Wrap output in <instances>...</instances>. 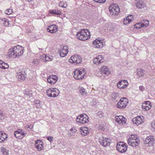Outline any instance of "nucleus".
Instances as JSON below:
<instances>
[{
    "label": "nucleus",
    "instance_id": "obj_1",
    "mask_svg": "<svg viewBox=\"0 0 155 155\" xmlns=\"http://www.w3.org/2000/svg\"><path fill=\"white\" fill-rule=\"evenodd\" d=\"M77 39L82 41L86 40L91 38V34L87 29H81L79 30L76 34Z\"/></svg>",
    "mask_w": 155,
    "mask_h": 155
},
{
    "label": "nucleus",
    "instance_id": "obj_2",
    "mask_svg": "<svg viewBox=\"0 0 155 155\" xmlns=\"http://www.w3.org/2000/svg\"><path fill=\"white\" fill-rule=\"evenodd\" d=\"M86 73V70L84 68L76 69L73 71V77L76 80H81L84 78Z\"/></svg>",
    "mask_w": 155,
    "mask_h": 155
},
{
    "label": "nucleus",
    "instance_id": "obj_3",
    "mask_svg": "<svg viewBox=\"0 0 155 155\" xmlns=\"http://www.w3.org/2000/svg\"><path fill=\"white\" fill-rule=\"evenodd\" d=\"M138 137L136 135L132 134L129 136L127 140V143L130 146L136 147L140 143Z\"/></svg>",
    "mask_w": 155,
    "mask_h": 155
},
{
    "label": "nucleus",
    "instance_id": "obj_4",
    "mask_svg": "<svg viewBox=\"0 0 155 155\" xmlns=\"http://www.w3.org/2000/svg\"><path fill=\"white\" fill-rule=\"evenodd\" d=\"M89 118L86 114H81L78 116L76 119V122L79 124H83L89 122Z\"/></svg>",
    "mask_w": 155,
    "mask_h": 155
},
{
    "label": "nucleus",
    "instance_id": "obj_5",
    "mask_svg": "<svg viewBox=\"0 0 155 155\" xmlns=\"http://www.w3.org/2000/svg\"><path fill=\"white\" fill-rule=\"evenodd\" d=\"M128 146L124 142H119L117 143L116 149L119 153H124L126 152L127 150Z\"/></svg>",
    "mask_w": 155,
    "mask_h": 155
},
{
    "label": "nucleus",
    "instance_id": "obj_6",
    "mask_svg": "<svg viewBox=\"0 0 155 155\" xmlns=\"http://www.w3.org/2000/svg\"><path fill=\"white\" fill-rule=\"evenodd\" d=\"M128 103L129 101L127 98L122 97L117 103L116 107L120 109H124L127 107Z\"/></svg>",
    "mask_w": 155,
    "mask_h": 155
},
{
    "label": "nucleus",
    "instance_id": "obj_7",
    "mask_svg": "<svg viewBox=\"0 0 155 155\" xmlns=\"http://www.w3.org/2000/svg\"><path fill=\"white\" fill-rule=\"evenodd\" d=\"M69 62L71 64L74 63L78 64L81 63L82 61V57L78 55H74L71 56L68 60Z\"/></svg>",
    "mask_w": 155,
    "mask_h": 155
},
{
    "label": "nucleus",
    "instance_id": "obj_8",
    "mask_svg": "<svg viewBox=\"0 0 155 155\" xmlns=\"http://www.w3.org/2000/svg\"><path fill=\"white\" fill-rule=\"evenodd\" d=\"M110 14L113 15H117L120 12L118 5L116 4L111 5L109 7Z\"/></svg>",
    "mask_w": 155,
    "mask_h": 155
},
{
    "label": "nucleus",
    "instance_id": "obj_9",
    "mask_svg": "<svg viewBox=\"0 0 155 155\" xmlns=\"http://www.w3.org/2000/svg\"><path fill=\"white\" fill-rule=\"evenodd\" d=\"M105 61V58L104 56L102 55H98L94 58L93 59V63L96 66L101 65Z\"/></svg>",
    "mask_w": 155,
    "mask_h": 155
},
{
    "label": "nucleus",
    "instance_id": "obj_10",
    "mask_svg": "<svg viewBox=\"0 0 155 155\" xmlns=\"http://www.w3.org/2000/svg\"><path fill=\"white\" fill-rule=\"evenodd\" d=\"M46 93L48 96L55 97L59 95V91L56 88H51L47 90Z\"/></svg>",
    "mask_w": 155,
    "mask_h": 155
},
{
    "label": "nucleus",
    "instance_id": "obj_11",
    "mask_svg": "<svg viewBox=\"0 0 155 155\" xmlns=\"http://www.w3.org/2000/svg\"><path fill=\"white\" fill-rule=\"evenodd\" d=\"M15 137L18 139H21L27 135V133L21 129H19L14 132Z\"/></svg>",
    "mask_w": 155,
    "mask_h": 155
},
{
    "label": "nucleus",
    "instance_id": "obj_12",
    "mask_svg": "<svg viewBox=\"0 0 155 155\" xmlns=\"http://www.w3.org/2000/svg\"><path fill=\"white\" fill-rule=\"evenodd\" d=\"M132 121L133 124L138 126L144 123V118L142 116H139L133 118Z\"/></svg>",
    "mask_w": 155,
    "mask_h": 155
},
{
    "label": "nucleus",
    "instance_id": "obj_13",
    "mask_svg": "<svg viewBox=\"0 0 155 155\" xmlns=\"http://www.w3.org/2000/svg\"><path fill=\"white\" fill-rule=\"evenodd\" d=\"M92 45L93 47L95 48L101 49L104 46V43L102 40L96 39L93 41Z\"/></svg>",
    "mask_w": 155,
    "mask_h": 155
},
{
    "label": "nucleus",
    "instance_id": "obj_14",
    "mask_svg": "<svg viewBox=\"0 0 155 155\" xmlns=\"http://www.w3.org/2000/svg\"><path fill=\"white\" fill-rule=\"evenodd\" d=\"M100 144L104 147L109 146L111 142V140L106 137H100L99 139Z\"/></svg>",
    "mask_w": 155,
    "mask_h": 155
},
{
    "label": "nucleus",
    "instance_id": "obj_15",
    "mask_svg": "<svg viewBox=\"0 0 155 155\" xmlns=\"http://www.w3.org/2000/svg\"><path fill=\"white\" fill-rule=\"evenodd\" d=\"M14 48L16 58L23 55L24 53V48L23 47L20 45H18L14 47Z\"/></svg>",
    "mask_w": 155,
    "mask_h": 155
},
{
    "label": "nucleus",
    "instance_id": "obj_16",
    "mask_svg": "<svg viewBox=\"0 0 155 155\" xmlns=\"http://www.w3.org/2000/svg\"><path fill=\"white\" fill-rule=\"evenodd\" d=\"M128 83L127 80H121L117 84V87L119 89H123L126 88L128 85Z\"/></svg>",
    "mask_w": 155,
    "mask_h": 155
},
{
    "label": "nucleus",
    "instance_id": "obj_17",
    "mask_svg": "<svg viewBox=\"0 0 155 155\" xmlns=\"http://www.w3.org/2000/svg\"><path fill=\"white\" fill-rule=\"evenodd\" d=\"M44 143L40 140H37L35 141L34 145L36 150L38 151H40L44 149Z\"/></svg>",
    "mask_w": 155,
    "mask_h": 155
},
{
    "label": "nucleus",
    "instance_id": "obj_18",
    "mask_svg": "<svg viewBox=\"0 0 155 155\" xmlns=\"http://www.w3.org/2000/svg\"><path fill=\"white\" fill-rule=\"evenodd\" d=\"M151 103L149 101H146L142 103V108L143 110L147 111L149 110L152 107Z\"/></svg>",
    "mask_w": 155,
    "mask_h": 155
},
{
    "label": "nucleus",
    "instance_id": "obj_19",
    "mask_svg": "<svg viewBox=\"0 0 155 155\" xmlns=\"http://www.w3.org/2000/svg\"><path fill=\"white\" fill-rule=\"evenodd\" d=\"M154 140V137L152 136H149L147 137L144 140V144L147 145L148 147H150L152 146V142Z\"/></svg>",
    "mask_w": 155,
    "mask_h": 155
},
{
    "label": "nucleus",
    "instance_id": "obj_20",
    "mask_svg": "<svg viewBox=\"0 0 155 155\" xmlns=\"http://www.w3.org/2000/svg\"><path fill=\"white\" fill-rule=\"evenodd\" d=\"M100 72L102 74L107 76H108L111 73L110 69L107 66L104 65L101 66L100 69Z\"/></svg>",
    "mask_w": 155,
    "mask_h": 155
},
{
    "label": "nucleus",
    "instance_id": "obj_21",
    "mask_svg": "<svg viewBox=\"0 0 155 155\" xmlns=\"http://www.w3.org/2000/svg\"><path fill=\"white\" fill-rule=\"evenodd\" d=\"M68 47L66 46H64L61 47L59 50V53L61 57H64L68 52Z\"/></svg>",
    "mask_w": 155,
    "mask_h": 155
},
{
    "label": "nucleus",
    "instance_id": "obj_22",
    "mask_svg": "<svg viewBox=\"0 0 155 155\" xmlns=\"http://www.w3.org/2000/svg\"><path fill=\"white\" fill-rule=\"evenodd\" d=\"M115 121L119 124H125L126 122V119L122 115L117 116L115 117Z\"/></svg>",
    "mask_w": 155,
    "mask_h": 155
},
{
    "label": "nucleus",
    "instance_id": "obj_23",
    "mask_svg": "<svg viewBox=\"0 0 155 155\" xmlns=\"http://www.w3.org/2000/svg\"><path fill=\"white\" fill-rule=\"evenodd\" d=\"M58 80V77L55 75L50 76L47 79L48 82L51 84H54Z\"/></svg>",
    "mask_w": 155,
    "mask_h": 155
},
{
    "label": "nucleus",
    "instance_id": "obj_24",
    "mask_svg": "<svg viewBox=\"0 0 155 155\" xmlns=\"http://www.w3.org/2000/svg\"><path fill=\"white\" fill-rule=\"evenodd\" d=\"M58 29V26L55 25H53L49 26L47 28V30L49 32L54 33L57 31Z\"/></svg>",
    "mask_w": 155,
    "mask_h": 155
},
{
    "label": "nucleus",
    "instance_id": "obj_25",
    "mask_svg": "<svg viewBox=\"0 0 155 155\" xmlns=\"http://www.w3.org/2000/svg\"><path fill=\"white\" fill-rule=\"evenodd\" d=\"M133 20V16L131 15H129L124 19L123 24L124 25H127L130 23Z\"/></svg>",
    "mask_w": 155,
    "mask_h": 155
},
{
    "label": "nucleus",
    "instance_id": "obj_26",
    "mask_svg": "<svg viewBox=\"0 0 155 155\" xmlns=\"http://www.w3.org/2000/svg\"><path fill=\"white\" fill-rule=\"evenodd\" d=\"M87 88L81 86H79L78 88V92L81 95H86L88 93Z\"/></svg>",
    "mask_w": 155,
    "mask_h": 155
},
{
    "label": "nucleus",
    "instance_id": "obj_27",
    "mask_svg": "<svg viewBox=\"0 0 155 155\" xmlns=\"http://www.w3.org/2000/svg\"><path fill=\"white\" fill-rule=\"evenodd\" d=\"M7 55L9 57L14 58H16L14 47H12L8 50L7 53Z\"/></svg>",
    "mask_w": 155,
    "mask_h": 155
},
{
    "label": "nucleus",
    "instance_id": "obj_28",
    "mask_svg": "<svg viewBox=\"0 0 155 155\" xmlns=\"http://www.w3.org/2000/svg\"><path fill=\"white\" fill-rule=\"evenodd\" d=\"M81 133L83 135L85 136L89 134L90 130L86 127H83L80 128Z\"/></svg>",
    "mask_w": 155,
    "mask_h": 155
},
{
    "label": "nucleus",
    "instance_id": "obj_29",
    "mask_svg": "<svg viewBox=\"0 0 155 155\" xmlns=\"http://www.w3.org/2000/svg\"><path fill=\"white\" fill-rule=\"evenodd\" d=\"M8 136L6 134L0 131V143L4 142L7 140Z\"/></svg>",
    "mask_w": 155,
    "mask_h": 155
},
{
    "label": "nucleus",
    "instance_id": "obj_30",
    "mask_svg": "<svg viewBox=\"0 0 155 155\" xmlns=\"http://www.w3.org/2000/svg\"><path fill=\"white\" fill-rule=\"evenodd\" d=\"M145 74V71L141 68H138L137 70V76L139 78H143Z\"/></svg>",
    "mask_w": 155,
    "mask_h": 155
},
{
    "label": "nucleus",
    "instance_id": "obj_31",
    "mask_svg": "<svg viewBox=\"0 0 155 155\" xmlns=\"http://www.w3.org/2000/svg\"><path fill=\"white\" fill-rule=\"evenodd\" d=\"M9 68L8 64L0 60V68L3 69H8Z\"/></svg>",
    "mask_w": 155,
    "mask_h": 155
},
{
    "label": "nucleus",
    "instance_id": "obj_32",
    "mask_svg": "<svg viewBox=\"0 0 155 155\" xmlns=\"http://www.w3.org/2000/svg\"><path fill=\"white\" fill-rule=\"evenodd\" d=\"M136 6L139 9L144 8L146 7L144 3L141 1L137 2L136 4Z\"/></svg>",
    "mask_w": 155,
    "mask_h": 155
},
{
    "label": "nucleus",
    "instance_id": "obj_33",
    "mask_svg": "<svg viewBox=\"0 0 155 155\" xmlns=\"http://www.w3.org/2000/svg\"><path fill=\"white\" fill-rule=\"evenodd\" d=\"M17 78L19 80H24L25 77L23 72H19L17 73Z\"/></svg>",
    "mask_w": 155,
    "mask_h": 155
},
{
    "label": "nucleus",
    "instance_id": "obj_34",
    "mask_svg": "<svg viewBox=\"0 0 155 155\" xmlns=\"http://www.w3.org/2000/svg\"><path fill=\"white\" fill-rule=\"evenodd\" d=\"M0 151L3 155H9V150L3 147H2L0 148Z\"/></svg>",
    "mask_w": 155,
    "mask_h": 155
},
{
    "label": "nucleus",
    "instance_id": "obj_35",
    "mask_svg": "<svg viewBox=\"0 0 155 155\" xmlns=\"http://www.w3.org/2000/svg\"><path fill=\"white\" fill-rule=\"evenodd\" d=\"M0 21H1V23L5 26H7L9 24V20L5 18H1L0 19Z\"/></svg>",
    "mask_w": 155,
    "mask_h": 155
},
{
    "label": "nucleus",
    "instance_id": "obj_36",
    "mask_svg": "<svg viewBox=\"0 0 155 155\" xmlns=\"http://www.w3.org/2000/svg\"><path fill=\"white\" fill-rule=\"evenodd\" d=\"M49 12L50 14H54L58 15H60L61 14V13L59 10L56 9L49 10Z\"/></svg>",
    "mask_w": 155,
    "mask_h": 155
},
{
    "label": "nucleus",
    "instance_id": "obj_37",
    "mask_svg": "<svg viewBox=\"0 0 155 155\" xmlns=\"http://www.w3.org/2000/svg\"><path fill=\"white\" fill-rule=\"evenodd\" d=\"M68 5V4L65 0L61 1L59 4V6L62 8H65Z\"/></svg>",
    "mask_w": 155,
    "mask_h": 155
},
{
    "label": "nucleus",
    "instance_id": "obj_38",
    "mask_svg": "<svg viewBox=\"0 0 155 155\" xmlns=\"http://www.w3.org/2000/svg\"><path fill=\"white\" fill-rule=\"evenodd\" d=\"M119 96V94L118 93L114 92L112 94V97L114 100L117 99Z\"/></svg>",
    "mask_w": 155,
    "mask_h": 155
},
{
    "label": "nucleus",
    "instance_id": "obj_39",
    "mask_svg": "<svg viewBox=\"0 0 155 155\" xmlns=\"http://www.w3.org/2000/svg\"><path fill=\"white\" fill-rule=\"evenodd\" d=\"M45 62L51 61L53 59V57L51 55H46Z\"/></svg>",
    "mask_w": 155,
    "mask_h": 155
},
{
    "label": "nucleus",
    "instance_id": "obj_40",
    "mask_svg": "<svg viewBox=\"0 0 155 155\" xmlns=\"http://www.w3.org/2000/svg\"><path fill=\"white\" fill-rule=\"evenodd\" d=\"M5 78L8 80H10L12 79V75L11 72H8L5 75Z\"/></svg>",
    "mask_w": 155,
    "mask_h": 155
},
{
    "label": "nucleus",
    "instance_id": "obj_41",
    "mask_svg": "<svg viewBox=\"0 0 155 155\" xmlns=\"http://www.w3.org/2000/svg\"><path fill=\"white\" fill-rule=\"evenodd\" d=\"M134 27L135 28H140L142 27L143 28V24L141 23L136 24V25H134Z\"/></svg>",
    "mask_w": 155,
    "mask_h": 155
},
{
    "label": "nucleus",
    "instance_id": "obj_42",
    "mask_svg": "<svg viewBox=\"0 0 155 155\" xmlns=\"http://www.w3.org/2000/svg\"><path fill=\"white\" fill-rule=\"evenodd\" d=\"M13 13V10L10 8L6 9L5 11V13L7 15H10Z\"/></svg>",
    "mask_w": 155,
    "mask_h": 155
},
{
    "label": "nucleus",
    "instance_id": "obj_43",
    "mask_svg": "<svg viewBox=\"0 0 155 155\" xmlns=\"http://www.w3.org/2000/svg\"><path fill=\"white\" fill-rule=\"evenodd\" d=\"M143 28L148 26L149 24V22L148 20H145L144 21V22L142 23Z\"/></svg>",
    "mask_w": 155,
    "mask_h": 155
},
{
    "label": "nucleus",
    "instance_id": "obj_44",
    "mask_svg": "<svg viewBox=\"0 0 155 155\" xmlns=\"http://www.w3.org/2000/svg\"><path fill=\"white\" fill-rule=\"evenodd\" d=\"M39 60L38 59H34L32 63V64L36 65L39 64Z\"/></svg>",
    "mask_w": 155,
    "mask_h": 155
},
{
    "label": "nucleus",
    "instance_id": "obj_45",
    "mask_svg": "<svg viewBox=\"0 0 155 155\" xmlns=\"http://www.w3.org/2000/svg\"><path fill=\"white\" fill-rule=\"evenodd\" d=\"M45 57L46 54H43L40 56L39 58L41 61L45 62Z\"/></svg>",
    "mask_w": 155,
    "mask_h": 155
},
{
    "label": "nucleus",
    "instance_id": "obj_46",
    "mask_svg": "<svg viewBox=\"0 0 155 155\" xmlns=\"http://www.w3.org/2000/svg\"><path fill=\"white\" fill-rule=\"evenodd\" d=\"M151 127L153 130H155V120L151 122Z\"/></svg>",
    "mask_w": 155,
    "mask_h": 155
},
{
    "label": "nucleus",
    "instance_id": "obj_47",
    "mask_svg": "<svg viewBox=\"0 0 155 155\" xmlns=\"http://www.w3.org/2000/svg\"><path fill=\"white\" fill-rule=\"evenodd\" d=\"M34 128V125L33 124H30V125H27L25 127V128L28 130V129L29 128L32 130Z\"/></svg>",
    "mask_w": 155,
    "mask_h": 155
},
{
    "label": "nucleus",
    "instance_id": "obj_48",
    "mask_svg": "<svg viewBox=\"0 0 155 155\" xmlns=\"http://www.w3.org/2000/svg\"><path fill=\"white\" fill-rule=\"evenodd\" d=\"M47 139L48 140H49L51 143L52 142L53 139V137H47Z\"/></svg>",
    "mask_w": 155,
    "mask_h": 155
},
{
    "label": "nucleus",
    "instance_id": "obj_49",
    "mask_svg": "<svg viewBox=\"0 0 155 155\" xmlns=\"http://www.w3.org/2000/svg\"><path fill=\"white\" fill-rule=\"evenodd\" d=\"M95 2L99 3H103L106 1V0H94Z\"/></svg>",
    "mask_w": 155,
    "mask_h": 155
},
{
    "label": "nucleus",
    "instance_id": "obj_50",
    "mask_svg": "<svg viewBox=\"0 0 155 155\" xmlns=\"http://www.w3.org/2000/svg\"><path fill=\"white\" fill-rule=\"evenodd\" d=\"M70 131L71 132V133H76L77 132V130L73 128H71V129Z\"/></svg>",
    "mask_w": 155,
    "mask_h": 155
},
{
    "label": "nucleus",
    "instance_id": "obj_51",
    "mask_svg": "<svg viewBox=\"0 0 155 155\" xmlns=\"http://www.w3.org/2000/svg\"><path fill=\"white\" fill-rule=\"evenodd\" d=\"M110 26V24L108 23H106L104 25V26L107 29H108Z\"/></svg>",
    "mask_w": 155,
    "mask_h": 155
},
{
    "label": "nucleus",
    "instance_id": "obj_52",
    "mask_svg": "<svg viewBox=\"0 0 155 155\" xmlns=\"http://www.w3.org/2000/svg\"><path fill=\"white\" fill-rule=\"evenodd\" d=\"M4 119V115L3 113H0V120H2Z\"/></svg>",
    "mask_w": 155,
    "mask_h": 155
},
{
    "label": "nucleus",
    "instance_id": "obj_53",
    "mask_svg": "<svg viewBox=\"0 0 155 155\" xmlns=\"http://www.w3.org/2000/svg\"><path fill=\"white\" fill-rule=\"evenodd\" d=\"M139 89L142 91H143L144 90L145 87L143 86H140L139 87Z\"/></svg>",
    "mask_w": 155,
    "mask_h": 155
},
{
    "label": "nucleus",
    "instance_id": "obj_54",
    "mask_svg": "<svg viewBox=\"0 0 155 155\" xmlns=\"http://www.w3.org/2000/svg\"><path fill=\"white\" fill-rule=\"evenodd\" d=\"M35 104L36 105L38 104H41V102L38 100H37L35 101Z\"/></svg>",
    "mask_w": 155,
    "mask_h": 155
},
{
    "label": "nucleus",
    "instance_id": "obj_55",
    "mask_svg": "<svg viewBox=\"0 0 155 155\" xmlns=\"http://www.w3.org/2000/svg\"><path fill=\"white\" fill-rule=\"evenodd\" d=\"M41 104L39 103V104H38L36 105H35V106L37 108H40L41 107Z\"/></svg>",
    "mask_w": 155,
    "mask_h": 155
}]
</instances>
